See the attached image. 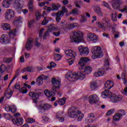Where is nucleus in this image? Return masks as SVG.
Listing matches in <instances>:
<instances>
[{"label":"nucleus","instance_id":"obj_1","mask_svg":"<svg viewBox=\"0 0 127 127\" xmlns=\"http://www.w3.org/2000/svg\"><path fill=\"white\" fill-rule=\"evenodd\" d=\"M67 79L71 82L77 81L78 79L80 80H84L86 78L85 73L83 72H78L77 73H73L71 72H68L66 74Z\"/></svg>","mask_w":127,"mask_h":127},{"label":"nucleus","instance_id":"obj_2","mask_svg":"<svg viewBox=\"0 0 127 127\" xmlns=\"http://www.w3.org/2000/svg\"><path fill=\"white\" fill-rule=\"evenodd\" d=\"M88 61H89L88 58H82L78 62L79 64L80 65L81 67L82 70H84L82 72L87 75L91 74V72H92V67L90 66L85 67V65H86V63H87Z\"/></svg>","mask_w":127,"mask_h":127},{"label":"nucleus","instance_id":"obj_3","mask_svg":"<svg viewBox=\"0 0 127 127\" xmlns=\"http://www.w3.org/2000/svg\"><path fill=\"white\" fill-rule=\"evenodd\" d=\"M70 37L72 42H81L83 40V33L80 31L72 32Z\"/></svg>","mask_w":127,"mask_h":127},{"label":"nucleus","instance_id":"obj_4","mask_svg":"<svg viewBox=\"0 0 127 127\" xmlns=\"http://www.w3.org/2000/svg\"><path fill=\"white\" fill-rule=\"evenodd\" d=\"M52 83L54 86L52 87L53 91L59 92L60 91V86H61V79L59 78L53 77L52 78Z\"/></svg>","mask_w":127,"mask_h":127},{"label":"nucleus","instance_id":"obj_5","mask_svg":"<svg viewBox=\"0 0 127 127\" xmlns=\"http://www.w3.org/2000/svg\"><path fill=\"white\" fill-rule=\"evenodd\" d=\"M101 50V47L98 46H94L93 47L91 50V52L93 54H96V55H98V58H102V57H103V53Z\"/></svg>","mask_w":127,"mask_h":127},{"label":"nucleus","instance_id":"obj_6","mask_svg":"<svg viewBox=\"0 0 127 127\" xmlns=\"http://www.w3.org/2000/svg\"><path fill=\"white\" fill-rule=\"evenodd\" d=\"M58 29H59L58 27L51 25L48 30L45 32L43 36V39H46V37H47V36H49V32H51L52 31H57V30H58Z\"/></svg>","mask_w":127,"mask_h":127},{"label":"nucleus","instance_id":"obj_7","mask_svg":"<svg viewBox=\"0 0 127 127\" xmlns=\"http://www.w3.org/2000/svg\"><path fill=\"white\" fill-rule=\"evenodd\" d=\"M100 99L99 98V96L97 95V94H93L92 95L89 96L88 98V101L89 104L91 105H94V104H96L99 102Z\"/></svg>","mask_w":127,"mask_h":127},{"label":"nucleus","instance_id":"obj_8","mask_svg":"<svg viewBox=\"0 0 127 127\" xmlns=\"http://www.w3.org/2000/svg\"><path fill=\"white\" fill-rule=\"evenodd\" d=\"M111 101L113 103H118V102H121V101H123V95L113 94L111 97Z\"/></svg>","mask_w":127,"mask_h":127},{"label":"nucleus","instance_id":"obj_9","mask_svg":"<svg viewBox=\"0 0 127 127\" xmlns=\"http://www.w3.org/2000/svg\"><path fill=\"white\" fill-rule=\"evenodd\" d=\"M14 16V12L11 9H8L5 13V17L7 20H10Z\"/></svg>","mask_w":127,"mask_h":127},{"label":"nucleus","instance_id":"obj_10","mask_svg":"<svg viewBox=\"0 0 127 127\" xmlns=\"http://www.w3.org/2000/svg\"><path fill=\"white\" fill-rule=\"evenodd\" d=\"M113 93L109 90L105 89L104 91H103L101 94V97L103 99H107V98H110L111 100V97L113 96Z\"/></svg>","mask_w":127,"mask_h":127},{"label":"nucleus","instance_id":"obj_11","mask_svg":"<svg viewBox=\"0 0 127 127\" xmlns=\"http://www.w3.org/2000/svg\"><path fill=\"white\" fill-rule=\"evenodd\" d=\"M10 40L7 36L3 34L0 38V43H1V44H8Z\"/></svg>","mask_w":127,"mask_h":127},{"label":"nucleus","instance_id":"obj_12","mask_svg":"<svg viewBox=\"0 0 127 127\" xmlns=\"http://www.w3.org/2000/svg\"><path fill=\"white\" fill-rule=\"evenodd\" d=\"M54 15L56 17V21L59 23L60 20H61V17L64 16V13L59 10L58 12L54 13Z\"/></svg>","mask_w":127,"mask_h":127},{"label":"nucleus","instance_id":"obj_13","mask_svg":"<svg viewBox=\"0 0 127 127\" xmlns=\"http://www.w3.org/2000/svg\"><path fill=\"white\" fill-rule=\"evenodd\" d=\"M121 3V0H112V7H113L114 9L119 10L120 9Z\"/></svg>","mask_w":127,"mask_h":127},{"label":"nucleus","instance_id":"obj_14","mask_svg":"<svg viewBox=\"0 0 127 127\" xmlns=\"http://www.w3.org/2000/svg\"><path fill=\"white\" fill-rule=\"evenodd\" d=\"M78 50L80 55H83V54L88 55V54H89V49H88L87 47L85 48L82 46H80L78 47Z\"/></svg>","mask_w":127,"mask_h":127},{"label":"nucleus","instance_id":"obj_15","mask_svg":"<svg viewBox=\"0 0 127 127\" xmlns=\"http://www.w3.org/2000/svg\"><path fill=\"white\" fill-rule=\"evenodd\" d=\"M29 96L33 100L34 103H37V100L39 99V95L34 92H29Z\"/></svg>","mask_w":127,"mask_h":127},{"label":"nucleus","instance_id":"obj_16","mask_svg":"<svg viewBox=\"0 0 127 127\" xmlns=\"http://www.w3.org/2000/svg\"><path fill=\"white\" fill-rule=\"evenodd\" d=\"M12 122L15 126H21L23 124V119L22 118H17L16 119H12Z\"/></svg>","mask_w":127,"mask_h":127},{"label":"nucleus","instance_id":"obj_17","mask_svg":"<svg viewBox=\"0 0 127 127\" xmlns=\"http://www.w3.org/2000/svg\"><path fill=\"white\" fill-rule=\"evenodd\" d=\"M33 42H34V40L32 38H29L27 39V42L26 44V48L27 50H30L33 46Z\"/></svg>","mask_w":127,"mask_h":127},{"label":"nucleus","instance_id":"obj_18","mask_svg":"<svg viewBox=\"0 0 127 127\" xmlns=\"http://www.w3.org/2000/svg\"><path fill=\"white\" fill-rule=\"evenodd\" d=\"M57 93H58V91H53V88H52V91H49L48 89H46L44 91V94L48 98H50V97L55 96Z\"/></svg>","mask_w":127,"mask_h":127},{"label":"nucleus","instance_id":"obj_19","mask_svg":"<svg viewBox=\"0 0 127 127\" xmlns=\"http://www.w3.org/2000/svg\"><path fill=\"white\" fill-rule=\"evenodd\" d=\"M64 52L67 57H72V58H75L77 55L75 51L71 50H65Z\"/></svg>","mask_w":127,"mask_h":127},{"label":"nucleus","instance_id":"obj_20","mask_svg":"<svg viewBox=\"0 0 127 127\" xmlns=\"http://www.w3.org/2000/svg\"><path fill=\"white\" fill-rule=\"evenodd\" d=\"M114 82L111 80H107L105 84V87L106 89H108V90H110L114 87Z\"/></svg>","mask_w":127,"mask_h":127},{"label":"nucleus","instance_id":"obj_21","mask_svg":"<svg viewBox=\"0 0 127 127\" xmlns=\"http://www.w3.org/2000/svg\"><path fill=\"white\" fill-rule=\"evenodd\" d=\"M80 25L77 23H73L72 24H68L66 26L65 28L70 30V29H74L75 27H79Z\"/></svg>","mask_w":127,"mask_h":127},{"label":"nucleus","instance_id":"obj_22","mask_svg":"<svg viewBox=\"0 0 127 127\" xmlns=\"http://www.w3.org/2000/svg\"><path fill=\"white\" fill-rule=\"evenodd\" d=\"M51 105L49 104H40L39 106V109L40 110H44V111H47L51 109Z\"/></svg>","mask_w":127,"mask_h":127},{"label":"nucleus","instance_id":"obj_23","mask_svg":"<svg viewBox=\"0 0 127 127\" xmlns=\"http://www.w3.org/2000/svg\"><path fill=\"white\" fill-rule=\"evenodd\" d=\"M12 1H13V0H3L2 4L3 7L7 8V7H9V5L12 3Z\"/></svg>","mask_w":127,"mask_h":127},{"label":"nucleus","instance_id":"obj_24","mask_svg":"<svg viewBox=\"0 0 127 127\" xmlns=\"http://www.w3.org/2000/svg\"><path fill=\"white\" fill-rule=\"evenodd\" d=\"M22 18L20 17H16L15 20L13 22V24L15 27H18L20 26V23H21V20Z\"/></svg>","mask_w":127,"mask_h":127},{"label":"nucleus","instance_id":"obj_25","mask_svg":"<svg viewBox=\"0 0 127 127\" xmlns=\"http://www.w3.org/2000/svg\"><path fill=\"white\" fill-rule=\"evenodd\" d=\"M123 116H126V112H124L123 114H116L113 117V120L115 122H119L120 120H121V118L123 117Z\"/></svg>","mask_w":127,"mask_h":127},{"label":"nucleus","instance_id":"obj_26","mask_svg":"<svg viewBox=\"0 0 127 127\" xmlns=\"http://www.w3.org/2000/svg\"><path fill=\"white\" fill-rule=\"evenodd\" d=\"M102 21L104 22V23H105V27L106 30L108 28L111 27V26H112V23H111V20L110 19H103Z\"/></svg>","mask_w":127,"mask_h":127},{"label":"nucleus","instance_id":"obj_27","mask_svg":"<svg viewBox=\"0 0 127 127\" xmlns=\"http://www.w3.org/2000/svg\"><path fill=\"white\" fill-rule=\"evenodd\" d=\"M5 110L6 112H16L17 109L16 108V107L14 106H12L11 107H5Z\"/></svg>","mask_w":127,"mask_h":127},{"label":"nucleus","instance_id":"obj_28","mask_svg":"<svg viewBox=\"0 0 127 127\" xmlns=\"http://www.w3.org/2000/svg\"><path fill=\"white\" fill-rule=\"evenodd\" d=\"M76 118H77V122H81L82 119L84 118V114H83L82 112H77Z\"/></svg>","mask_w":127,"mask_h":127},{"label":"nucleus","instance_id":"obj_29","mask_svg":"<svg viewBox=\"0 0 127 127\" xmlns=\"http://www.w3.org/2000/svg\"><path fill=\"white\" fill-rule=\"evenodd\" d=\"M34 70V67L33 66H27L23 68L22 70V73H24V72H32Z\"/></svg>","mask_w":127,"mask_h":127},{"label":"nucleus","instance_id":"obj_30","mask_svg":"<svg viewBox=\"0 0 127 127\" xmlns=\"http://www.w3.org/2000/svg\"><path fill=\"white\" fill-rule=\"evenodd\" d=\"M95 117V114L94 113H91L88 115V118H87L86 120V123H93L94 121L93 119H90V118H94Z\"/></svg>","mask_w":127,"mask_h":127},{"label":"nucleus","instance_id":"obj_31","mask_svg":"<svg viewBox=\"0 0 127 127\" xmlns=\"http://www.w3.org/2000/svg\"><path fill=\"white\" fill-rule=\"evenodd\" d=\"M97 26L99 27V28H101L104 31H106V26L105 25V23L102 22H98L97 23Z\"/></svg>","mask_w":127,"mask_h":127},{"label":"nucleus","instance_id":"obj_32","mask_svg":"<svg viewBox=\"0 0 127 127\" xmlns=\"http://www.w3.org/2000/svg\"><path fill=\"white\" fill-rule=\"evenodd\" d=\"M1 26L4 30H10V25L7 23L2 24Z\"/></svg>","mask_w":127,"mask_h":127},{"label":"nucleus","instance_id":"obj_33","mask_svg":"<svg viewBox=\"0 0 127 127\" xmlns=\"http://www.w3.org/2000/svg\"><path fill=\"white\" fill-rule=\"evenodd\" d=\"M68 115L69 117V118L76 119V118H77V112H68Z\"/></svg>","mask_w":127,"mask_h":127},{"label":"nucleus","instance_id":"obj_34","mask_svg":"<svg viewBox=\"0 0 127 127\" xmlns=\"http://www.w3.org/2000/svg\"><path fill=\"white\" fill-rule=\"evenodd\" d=\"M53 10L56 11L58 10L60 7H61V5L59 3H57L56 4H53L52 5Z\"/></svg>","mask_w":127,"mask_h":127},{"label":"nucleus","instance_id":"obj_35","mask_svg":"<svg viewBox=\"0 0 127 127\" xmlns=\"http://www.w3.org/2000/svg\"><path fill=\"white\" fill-rule=\"evenodd\" d=\"M12 91L10 89H7V90L6 91L5 96L8 99H9V98L11 97V96H12Z\"/></svg>","mask_w":127,"mask_h":127},{"label":"nucleus","instance_id":"obj_36","mask_svg":"<svg viewBox=\"0 0 127 127\" xmlns=\"http://www.w3.org/2000/svg\"><path fill=\"white\" fill-rule=\"evenodd\" d=\"M94 11L95 13L98 14V15H100V16H102V11H101V8L100 6H97Z\"/></svg>","mask_w":127,"mask_h":127},{"label":"nucleus","instance_id":"obj_37","mask_svg":"<svg viewBox=\"0 0 127 127\" xmlns=\"http://www.w3.org/2000/svg\"><path fill=\"white\" fill-rule=\"evenodd\" d=\"M15 2L14 6L15 8H20V0H14Z\"/></svg>","mask_w":127,"mask_h":127},{"label":"nucleus","instance_id":"obj_38","mask_svg":"<svg viewBox=\"0 0 127 127\" xmlns=\"http://www.w3.org/2000/svg\"><path fill=\"white\" fill-rule=\"evenodd\" d=\"M107 69L106 68H101L99 69L98 73L99 74V76H103L104 74H105V71H107Z\"/></svg>","mask_w":127,"mask_h":127},{"label":"nucleus","instance_id":"obj_39","mask_svg":"<svg viewBox=\"0 0 127 127\" xmlns=\"http://www.w3.org/2000/svg\"><path fill=\"white\" fill-rule=\"evenodd\" d=\"M36 83L38 86H41L43 84V80L39 76L36 79Z\"/></svg>","mask_w":127,"mask_h":127},{"label":"nucleus","instance_id":"obj_40","mask_svg":"<svg viewBox=\"0 0 127 127\" xmlns=\"http://www.w3.org/2000/svg\"><path fill=\"white\" fill-rule=\"evenodd\" d=\"M62 58V57L61 56V55L58 54H55L54 55V59L56 61H59L60 59Z\"/></svg>","mask_w":127,"mask_h":127},{"label":"nucleus","instance_id":"obj_41","mask_svg":"<svg viewBox=\"0 0 127 127\" xmlns=\"http://www.w3.org/2000/svg\"><path fill=\"white\" fill-rule=\"evenodd\" d=\"M90 89L92 91H94L97 89V83L96 82H91L90 84Z\"/></svg>","mask_w":127,"mask_h":127},{"label":"nucleus","instance_id":"obj_42","mask_svg":"<svg viewBox=\"0 0 127 127\" xmlns=\"http://www.w3.org/2000/svg\"><path fill=\"white\" fill-rule=\"evenodd\" d=\"M15 33H16V30L14 29L13 30L10 31L9 32V35L10 37H14L15 36Z\"/></svg>","mask_w":127,"mask_h":127},{"label":"nucleus","instance_id":"obj_43","mask_svg":"<svg viewBox=\"0 0 127 127\" xmlns=\"http://www.w3.org/2000/svg\"><path fill=\"white\" fill-rule=\"evenodd\" d=\"M3 61L4 63H6L7 64H9V63H10V62H11V61H12V58H4L3 59Z\"/></svg>","mask_w":127,"mask_h":127},{"label":"nucleus","instance_id":"obj_44","mask_svg":"<svg viewBox=\"0 0 127 127\" xmlns=\"http://www.w3.org/2000/svg\"><path fill=\"white\" fill-rule=\"evenodd\" d=\"M118 15V13L115 12L114 14H112V20L113 21H117L118 20V18H117V16Z\"/></svg>","mask_w":127,"mask_h":127},{"label":"nucleus","instance_id":"obj_45","mask_svg":"<svg viewBox=\"0 0 127 127\" xmlns=\"http://www.w3.org/2000/svg\"><path fill=\"white\" fill-rule=\"evenodd\" d=\"M80 12V11L78 10V9L77 8H74L73 9L71 12H70V14H79V13Z\"/></svg>","mask_w":127,"mask_h":127},{"label":"nucleus","instance_id":"obj_46","mask_svg":"<svg viewBox=\"0 0 127 127\" xmlns=\"http://www.w3.org/2000/svg\"><path fill=\"white\" fill-rule=\"evenodd\" d=\"M80 4H82V1H81V0H76L75 2V6L80 8L81 7V6H80Z\"/></svg>","mask_w":127,"mask_h":127},{"label":"nucleus","instance_id":"obj_47","mask_svg":"<svg viewBox=\"0 0 127 127\" xmlns=\"http://www.w3.org/2000/svg\"><path fill=\"white\" fill-rule=\"evenodd\" d=\"M5 70H6V66L4 64H2L0 66V73H3Z\"/></svg>","mask_w":127,"mask_h":127},{"label":"nucleus","instance_id":"obj_48","mask_svg":"<svg viewBox=\"0 0 127 127\" xmlns=\"http://www.w3.org/2000/svg\"><path fill=\"white\" fill-rule=\"evenodd\" d=\"M90 41H92L93 43H96L97 41H98V37L97 35H93L92 38L90 40Z\"/></svg>","mask_w":127,"mask_h":127},{"label":"nucleus","instance_id":"obj_49","mask_svg":"<svg viewBox=\"0 0 127 127\" xmlns=\"http://www.w3.org/2000/svg\"><path fill=\"white\" fill-rule=\"evenodd\" d=\"M28 7L29 8V11L32 12L33 11V3H28Z\"/></svg>","mask_w":127,"mask_h":127},{"label":"nucleus","instance_id":"obj_50","mask_svg":"<svg viewBox=\"0 0 127 127\" xmlns=\"http://www.w3.org/2000/svg\"><path fill=\"white\" fill-rule=\"evenodd\" d=\"M58 103L60 106H63V105H64L66 103V100H65L64 99H60Z\"/></svg>","mask_w":127,"mask_h":127},{"label":"nucleus","instance_id":"obj_51","mask_svg":"<svg viewBox=\"0 0 127 127\" xmlns=\"http://www.w3.org/2000/svg\"><path fill=\"white\" fill-rule=\"evenodd\" d=\"M27 123L28 124H33L35 123V119L29 118L27 119Z\"/></svg>","mask_w":127,"mask_h":127},{"label":"nucleus","instance_id":"obj_52","mask_svg":"<svg viewBox=\"0 0 127 127\" xmlns=\"http://www.w3.org/2000/svg\"><path fill=\"white\" fill-rule=\"evenodd\" d=\"M68 111H69V112H79L78 108L73 107L69 108L68 109Z\"/></svg>","mask_w":127,"mask_h":127},{"label":"nucleus","instance_id":"obj_53","mask_svg":"<svg viewBox=\"0 0 127 127\" xmlns=\"http://www.w3.org/2000/svg\"><path fill=\"white\" fill-rule=\"evenodd\" d=\"M60 11H62L63 13H64V15L65 13H67V12H68V9H67V8H66L65 6H63L62 7V10H60Z\"/></svg>","mask_w":127,"mask_h":127},{"label":"nucleus","instance_id":"obj_54","mask_svg":"<svg viewBox=\"0 0 127 127\" xmlns=\"http://www.w3.org/2000/svg\"><path fill=\"white\" fill-rule=\"evenodd\" d=\"M20 93L22 94H26L27 93V89L25 87H22L20 89Z\"/></svg>","mask_w":127,"mask_h":127},{"label":"nucleus","instance_id":"obj_55","mask_svg":"<svg viewBox=\"0 0 127 127\" xmlns=\"http://www.w3.org/2000/svg\"><path fill=\"white\" fill-rule=\"evenodd\" d=\"M110 65V63L109 62V60H106L105 61V64L104 65V68H106V69H107V70H109V66Z\"/></svg>","mask_w":127,"mask_h":127},{"label":"nucleus","instance_id":"obj_56","mask_svg":"<svg viewBox=\"0 0 127 127\" xmlns=\"http://www.w3.org/2000/svg\"><path fill=\"white\" fill-rule=\"evenodd\" d=\"M4 117L5 119H7V120H11V119H12V116L9 114H4Z\"/></svg>","mask_w":127,"mask_h":127},{"label":"nucleus","instance_id":"obj_57","mask_svg":"<svg viewBox=\"0 0 127 127\" xmlns=\"http://www.w3.org/2000/svg\"><path fill=\"white\" fill-rule=\"evenodd\" d=\"M95 34L93 33H89L87 34V39L89 41H91L92 38H93V37L94 36Z\"/></svg>","mask_w":127,"mask_h":127},{"label":"nucleus","instance_id":"obj_58","mask_svg":"<svg viewBox=\"0 0 127 127\" xmlns=\"http://www.w3.org/2000/svg\"><path fill=\"white\" fill-rule=\"evenodd\" d=\"M49 22V20L47 19L46 17H45L43 21L42 22V25H46L47 23Z\"/></svg>","mask_w":127,"mask_h":127},{"label":"nucleus","instance_id":"obj_59","mask_svg":"<svg viewBox=\"0 0 127 127\" xmlns=\"http://www.w3.org/2000/svg\"><path fill=\"white\" fill-rule=\"evenodd\" d=\"M59 112H58L56 114V117L57 119H58L59 121H60V122L63 123V122H64V119L63 117H58V115H59Z\"/></svg>","mask_w":127,"mask_h":127},{"label":"nucleus","instance_id":"obj_60","mask_svg":"<svg viewBox=\"0 0 127 127\" xmlns=\"http://www.w3.org/2000/svg\"><path fill=\"white\" fill-rule=\"evenodd\" d=\"M43 32H44V28L41 29L39 32V36L40 38H42Z\"/></svg>","mask_w":127,"mask_h":127},{"label":"nucleus","instance_id":"obj_61","mask_svg":"<svg viewBox=\"0 0 127 127\" xmlns=\"http://www.w3.org/2000/svg\"><path fill=\"white\" fill-rule=\"evenodd\" d=\"M36 16L37 20H39L40 19V17L41 16V13L39 12H36Z\"/></svg>","mask_w":127,"mask_h":127},{"label":"nucleus","instance_id":"obj_62","mask_svg":"<svg viewBox=\"0 0 127 127\" xmlns=\"http://www.w3.org/2000/svg\"><path fill=\"white\" fill-rule=\"evenodd\" d=\"M41 44L38 42V39H36L35 41V46H37V47H39Z\"/></svg>","mask_w":127,"mask_h":127},{"label":"nucleus","instance_id":"obj_63","mask_svg":"<svg viewBox=\"0 0 127 127\" xmlns=\"http://www.w3.org/2000/svg\"><path fill=\"white\" fill-rule=\"evenodd\" d=\"M65 22H66L65 20H62L60 25H61V26H62L63 27H66L67 25L65 24Z\"/></svg>","mask_w":127,"mask_h":127},{"label":"nucleus","instance_id":"obj_64","mask_svg":"<svg viewBox=\"0 0 127 127\" xmlns=\"http://www.w3.org/2000/svg\"><path fill=\"white\" fill-rule=\"evenodd\" d=\"M103 5H104V6L107 7V8H109V9H111V6H110V5H109V3H108L107 2H104Z\"/></svg>","mask_w":127,"mask_h":127}]
</instances>
